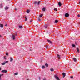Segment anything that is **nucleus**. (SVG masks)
<instances>
[{
  "mask_svg": "<svg viewBox=\"0 0 80 80\" xmlns=\"http://www.w3.org/2000/svg\"><path fill=\"white\" fill-rule=\"evenodd\" d=\"M62 75H63L62 77L63 78H64V77H65V76H66V73L65 72H63L62 73Z\"/></svg>",
  "mask_w": 80,
  "mask_h": 80,
  "instance_id": "obj_1",
  "label": "nucleus"
},
{
  "mask_svg": "<svg viewBox=\"0 0 80 80\" xmlns=\"http://www.w3.org/2000/svg\"><path fill=\"white\" fill-rule=\"evenodd\" d=\"M2 72H3V73H7V71L6 70H4L1 71Z\"/></svg>",
  "mask_w": 80,
  "mask_h": 80,
  "instance_id": "obj_2",
  "label": "nucleus"
},
{
  "mask_svg": "<svg viewBox=\"0 0 80 80\" xmlns=\"http://www.w3.org/2000/svg\"><path fill=\"white\" fill-rule=\"evenodd\" d=\"M65 17H69V14L68 13H66L65 14Z\"/></svg>",
  "mask_w": 80,
  "mask_h": 80,
  "instance_id": "obj_3",
  "label": "nucleus"
},
{
  "mask_svg": "<svg viewBox=\"0 0 80 80\" xmlns=\"http://www.w3.org/2000/svg\"><path fill=\"white\" fill-rule=\"evenodd\" d=\"M55 78H56V79L57 80H60V79H59V78H58V77H57V76L55 75L54 76Z\"/></svg>",
  "mask_w": 80,
  "mask_h": 80,
  "instance_id": "obj_4",
  "label": "nucleus"
},
{
  "mask_svg": "<svg viewBox=\"0 0 80 80\" xmlns=\"http://www.w3.org/2000/svg\"><path fill=\"white\" fill-rule=\"evenodd\" d=\"M12 38L13 39V40H15V35H12Z\"/></svg>",
  "mask_w": 80,
  "mask_h": 80,
  "instance_id": "obj_5",
  "label": "nucleus"
},
{
  "mask_svg": "<svg viewBox=\"0 0 80 80\" xmlns=\"http://www.w3.org/2000/svg\"><path fill=\"white\" fill-rule=\"evenodd\" d=\"M48 25L47 24H46L44 26V27L45 28H48Z\"/></svg>",
  "mask_w": 80,
  "mask_h": 80,
  "instance_id": "obj_6",
  "label": "nucleus"
},
{
  "mask_svg": "<svg viewBox=\"0 0 80 80\" xmlns=\"http://www.w3.org/2000/svg\"><path fill=\"white\" fill-rule=\"evenodd\" d=\"M58 5L59 6V7H61V6H62V4L61 3V2H59Z\"/></svg>",
  "mask_w": 80,
  "mask_h": 80,
  "instance_id": "obj_7",
  "label": "nucleus"
},
{
  "mask_svg": "<svg viewBox=\"0 0 80 80\" xmlns=\"http://www.w3.org/2000/svg\"><path fill=\"white\" fill-rule=\"evenodd\" d=\"M0 27L1 28H3V24H0Z\"/></svg>",
  "mask_w": 80,
  "mask_h": 80,
  "instance_id": "obj_8",
  "label": "nucleus"
},
{
  "mask_svg": "<svg viewBox=\"0 0 80 80\" xmlns=\"http://www.w3.org/2000/svg\"><path fill=\"white\" fill-rule=\"evenodd\" d=\"M47 41L48 42L50 43H52V41H51L50 40H48Z\"/></svg>",
  "mask_w": 80,
  "mask_h": 80,
  "instance_id": "obj_9",
  "label": "nucleus"
},
{
  "mask_svg": "<svg viewBox=\"0 0 80 80\" xmlns=\"http://www.w3.org/2000/svg\"><path fill=\"white\" fill-rule=\"evenodd\" d=\"M3 74H0V80H2V78H1L2 76H3Z\"/></svg>",
  "mask_w": 80,
  "mask_h": 80,
  "instance_id": "obj_10",
  "label": "nucleus"
},
{
  "mask_svg": "<svg viewBox=\"0 0 80 80\" xmlns=\"http://www.w3.org/2000/svg\"><path fill=\"white\" fill-rule=\"evenodd\" d=\"M42 10L43 11V12H45V8H43L42 9Z\"/></svg>",
  "mask_w": 80,
  "mask_h": 80,
  "instance_id": "obj_11",
  "label": "nucleus"
},
{
  "mask_svg": "<svg viewBox=\"0 0 80 80\" xmlns=\"http://www.w3.org/2000/svg\"><path fill=\"white\" fill-rule=\"evenodd\" d=\"M27 13H30V10H27Z\"/></svg>",
  "mask_w": 80,
  "mask_h": 80,
  "instance_id": "obj_12",
  "label": "nucleus"
},
{
  "mask_svg": "<svg viewBox=\"0 0 80 80\" xmlns=\"http://www.w3.org/2000/svg\"><path fill=\"white\" fill-rule=\"evenodd\" d=\"M73 60L74 62H77V59L75 58H73Z\"/></svg>",
  "mask_w": 80,
  "mask_h": 80,
  "instance_id": "obj_13",
  "label": "nucleus"
},
{
  "mask_svg": "<svg viewBox=\"0 0 80 80\" xmlns=\"http://www.w3.org/2000/svg\"><path fill=\"white\" fill-rule=\"evenodd\" d=\"M58 20H56L55 21V22H54L55 23H58Z\"/></svg>",
  "mask_w": 80,
  "mask_h": 80,
  "instance_id": "obj_14",
  "label": "nucleus"
},
{
  "mask_svg": "<svg viewBox=\"0 0 80 80\" xmlns=\"http://www.w3.org/2000/svg\"><path fill=\"white\" fill-rule=\"evenodd\" d=\"M58 57L59 59H60V55H59L58 54Z\"/></svg>",
  "mask_w": 80,
  "mask_h": 80,
  "instance_id": "obj_15",
  "label": "nucleus"
},
{
  "mask_svg": "<svg viewBox=\"0 0 80 80\" xmlns=\"http://www.w3.org/2000/svg\"><path fill=\"white\" fill-rule=\"evenodd\" d=\"M10 62H13V58H10Z\"/></svg>",
  "mask_w": 80,
  "mask_h": 80,
  "instance_id": "obj_16",
  "label": "nucleus"
},
{
  "mask_svg": "<svg viewBox=\"0 0 80 80\" xmlns=\"http://www.w3.org/2000/svg\"><path fill=\"white\" fill-rule=\"evenodd\" d=\"M19 28L22 29L23 28V27H22V26H19Z\"/></svg>",
  "mask_w": 80,
  "mask_h": 80,
  "instance_id": "obj_17",
  "label": "nucleus"
},
{
  "mask_svg": "<svg viewBox=\"0 0 80 80\" xmlns=\"http://www.w3.org/2000/svg\"><path fill=\"white\" fill-rule=\"evenodd\" d=\"M77 50L78 52V53H79V52H80V51L79 50L78 48H77Z\"/></svg>",
  "mask_w": 80,
  "mask_h": 80,
  "instance_id": "obj_18",
  "label": "nucleus"
},
{
  "mask_svg": "<svg viewBox=\"0 0 80 80\" xmlns=\"http://www.w3.org/2000/svg\"><path fill=\"white\" fill-rule=\"evenodd\" d=\"M50 70L51 72H53L54 70H53V69L51 68L50 69Z\"/></svg>",
  "mask_w": 80,
  "mask_h": 80,
  "instance_id": "obj_19",
  "label": "nucleus"
},
{
  "mask_svg": "<svg viewBox=\"0 0 80 80\" xmlns=\"http://www.w3.org/2000/svg\"><path fill=\"white\" fill-rule=\"evenodd\" d=\"M45 66H46V67H48V64H47V63H46L45 64Z\"/></svg>",
  "mask_w": 80,
  "mask_h": 80,
  "instance_id": "obj_20",
  "label": "nucleus"
},
{
  "mask_svg": "<svg viewBox=\"0 0 80 80\" xmlns=\"http://www.w3.org/2000/svg\"><path fill=\"white\" fill-rule=\"evenodd\" d=\"M5 9V10H8V7H6Z\"/></svg>",
  "mask_w": 80,
  "mask_h": 80,
  "instance_id": "obj_21",
  "label": "nucleus"
},
{
  "mask_svg": "<svg viewBox=\"0 0 80 80\" xmlns=\"http://www.w3.org/2000/svg\"><path fill=\"white\" fill-rule=\"evenodd\" d=\"M72 47H75V45L74 44H72Z\"/></svg>",
  "mask_w": 80,
  "mask_h": 80,
  "instance_id": "obj_22",
  "label": "nucleus"
},
{
  "mask_svg": "<svg viewBox=\"0 0 80 80\" xmlns=\"http://www.w3.org/2000/svg\"><path fill=\"white\" fill-rule=\"evenodd\" d=\"M18 72H16L14 73V75H18Z\"/></svg>",
  "mask_w": 80,
  "mask_h": 80,
  "instance_id": "obj_23",
  "label": "nucleus"
},
{
  "mask_svg": "<svg viewBox=\"0 0 80 80\" xmlns=\"http://www.w3.org/2000/svg\"><path fill=\"white\" fill-rule=\"evenodd\" d=\"M40 3H41V2H40V1H39V2H38V5H40Z\"/></svg>",
  "mask_w": 80,
  "mask_h": 80,
  "instance_id": "obj_24",
  "label": "nucleus"
},
{
  "mask_svg": "<svg viewBox=\"0 0 80 80\" xmlns=\"http://www.w3.org/2000/svg\"><path fill=\"white\" fill-rule=\"evenodd\" d=\"M43 16V14H41V15H39V17H42Z\"/></svg>",
  "mask_w": 80,
  "mask_h": 80,
  "instance_id": "obj_25",
  "label": "nucleus"
},
{
  "mask_svg": "<svg viewBox=\"0 0 80 80\" xmlns=\"http://www.w3.org/2000/svg\"><path fill=\"white\" fill-rule=\"evenodd\" d=\"M37 20H38V21H41L40 19V18H38Z\"/></svg>",
  "mask_w": 80,
  "mask_h": 80,
  "instance_id": "obj_26",
  "label": "nucleus"
},
{
  "mask_svg": "<svg viewBox=\"0 0 80 80\" xmlns=\"http://www.w3.org/2000/svg\"><path fill=\"white\" fill-rule=\"evenodd\" d=\"M42 68H45V66H42Z\"/></svg>",
  "mask_w": 80,
  "mask_h": 80,
  "instance_id": "obj_27",
  "label": "nucleus"
},
{
  "mask_svg": "<svg viewBox=\"0 0 80 80\" xmlns=\"http://www.w3.org/2000/svg\"><path fill=\"white\" fill-rule=\"evenodd\" d=\"M2 65H5V62H4L2 63Z\"/></svg>",
  "mask_w": 80,
  "mask_h": 80,
  "instance_id": "obj_28",
  "label": "nucleus"
},
{
  "mask_svg": "<svg viewBox=\"0 0 80 80\" xmlns=\"http://www.w3.org/2000/svg\"><path fill=\"white\" fill-rule=\"evenodd\" d=\"M54 10H55V11H57V9L55 8L54 9Z\"/></svg>",
  "mask_w": 80,
  "mask_h": 80,
  "instance_id": "obj_29",
  "label": "nucleus"
},
{
  "mask_svg": "<svg viewBox=\"0 0 80 80\" xmlns=\"http://www.w3.org/2000/svg\"><path fill=\"white\" fill-rule=\"evenodd\" d=\"M75 45H78V42H75Z\"/></svg>",
  "mask_w": 80,
  "mask_h": 80,
  "instance_id": "obj_30",
  "label": "nucleus"
},
{
  "mask_svg": "<svg viewBox=\"0 0 80 80\" xmlns=\"http://www.w3.org/2000/svg\"><path fill=\"white\" fill-rule=\"evenodd\" d=\"M6 55H7V56H8V52H7L6 53Z\"/></svg>",
  "mask_w": 80,
  "mask_h": 80,
  "instance_id": "obj_31",
  "label": "nucleus"
},
{
  "mask_svg": "<svg viewBox=\"0 0 80 80\" xmlns=\"http://www.w3.org/2000/svg\"><path fill=\"white\" fill-rule=\"evenodd\" d=\"M78 17H80V15H79V14L78 15Z\"/></svg>",
  "mask_w": 80,
  "mask_h": 80,
  "instance_id": "obj_32",
  "label": "nucleus"
},
{
  "mask_svg": "<svg viewBox=\"0 0 80 80\" xmlns=\"http://www.w3.org/2000/svg\"><path fill=\"white\" fill-rule=\"evenodd\" d=\"M8 61H6L5 62V63H8Z\"/></svg>",
  "mask_w": 80,
  "mask_h": 80,
  "instance_id": "obj_33",
  "label": "nucleus"
},
{
  "mask_svg": "<svg viewBox=\"0 0 80 80\" xmlns=\"http://www.w3.org/2000/svg\"><path fill=\"white\" fill-rule=\"evenodd\" d=\"M4 59H5V60H6V59H7V58H6V57H4Z\"/></svg>",
  "mask_w": 80,
  "mask_h": 80,
  "instance_id": "obj_34",
  "label": "nucleus"
},
{
  "mask_svg": "<svg viewBox=\"0 0 80 80\" xmlns=\"http://www.w3.org/2000/svg\"><path fill=\"white\" fill-rule=\"evenodd\" d=\"M15 35V36H17V33H16V34H15V35Z\"/></svg>",
  "mask_w": 80,
  "mask_h": 80,
  "instance_id": "obj_35",
  "label": "nucleus"
},
{
  "mask_svg": "<svg viewBox=\"0 0 80 80\" xmlns=\"http://www.w3.org/2000/svg\"><path fill=\"white\" fill-rule=\"evenodd\" d=\"M46 48H48V46H46Z\"/></svg>",
  "mask_w": 80,
  "mask_h": 80,
  "instance_id": "obj_36",
  "label": "nucleus"
},
{
  "mask_svg": "<svg viewBox=\"0 0 80 80\" xmlns=\"http://www.w3.org/2000/svg\"><path fill=\"white\" fill-rule=\"evenodd\" d=\"M27 18H26V19H25V21H27Z\"/></svg>",
  "mask_w": 80,
  "mask_h": 80,
  "instance_id": "obj_37",
  "label": "nucleus"
},
{
  "mask_svg": "<svg viewBox=\"0 0 80 80\" xmlns=\"http://www.w3.org/2000/svg\"><path fill=\"white\" fill-rule=\"evenodd\" d=\"M34 3L35 4H36L37 3V2H35Z\"/></svg>",
  "mask_w": 80,
  "mask_h": 80,
  "instance_id": "obj_38",
  "label": "nucleus"
},
{
  "mask_svg": "<svg viewBox=\"0 0 80 80\" xmlns=\"http://www.w3.org/2000/svg\"><path fill=\"white\" fill-rule=\"evenodd\" d=\"M32 22V20H31L30 21V22L31 23V22Z\"/></svg>",
  "mask_w": 80,
  "mask_h": 80,
  "instance_id": "obj_39",
  "label": "nucleus"
},
{
  "mask_svg": "<svg viewBox=\"0 0 80 80\" xmlns=\"http://www.w3.org/2000/svg\"><path fill=\"white\" fill-rule=\"evenodd\" d=\"M47 80V79H46V78H45L44 79H43V80Z\"/></svg>",
  "mask_w": 80,
  "mask_h": 80,
  "instance_id": "obj_40",
  "label": "nucleus"
},
{
  "mask_svg": "<svg viewBox=\"0 0 80 80\" xmlns=\"http://www.w3.org/2000/svg\"><path fill=\"white\" fill-rule=\"evenodd\" d=\"M71 78H73V77L72 76L71 77Z\"/></svg>",
  "mask_w": 80,
  "mask_h": 80,
  "instance_id": "obj_41",
  "label": "nucleus"
},
{
  "mask_svg": "<svg viewBox=\"0 0 80 80\" xmlns=\"http://www.w3.org/2000/svg\"><path fill=\"white\" fill-rule=\"evenodd\" d=\"M7 24H5V26H7Z\"/></svg>",
  "mask_w": 80,
  "mask_h": 80,
  "instance_id": "obj_42",
  "label": "nucleus"
},
{
  "mask_svg": "<svg viewBox=\"0 0 80 80\" xmlns=\"http://www.w3.org/2000/svg\"><path fill=\"white\" fill-rule=\"evenodd\" d=\"M0 38L2 37V36L1 35H0Z\"/></svg>",
  "mask_w": 80,
  "mask_h": 80,
  "instance_id": "obj_43",
  "label": "nucleus"
},
{
  "mask_svg": "<svg viewBox=\"0 0 80 80\" xmlns=\"http://www.w3.org/2000/svg\"><path fill=\"white\" fill-rule=\"evenodd\" d=\"M0 70H1V68H0Z\"/></svg>",
  "mask_w": 80,
  "mask_h": 80,
  "instance_id": "obj_44",
  "label": "nucleus"
},
{
  "mask_svg": "<svg viewBox=\"0 0 80 80\" xmlns=\"http://www.w3.org/2000/svg\"><path fill=\"white\" fill-rule=\"evenodd\" d=\"M16 10H17V9H15Z\"/></svg>",
  "mask_w": 80,
  "mask_h": 80,
  "instance_id": "obj_45",
  "label": "nucleus"
},
{
  "mask_svg": "<svg viewBox=\"0 0 80 80\" xmlns=\"http://www.w3.org/2000/svg\"><path fill=\"white\" fill-rule=\"evenodd\" d=\"M1 5H2V4H1Z\"/></svg>",
  "mask_w": 80,
  "mask_h": 80,
  "instance_id": "obj_46",
  "label": "nucleus"
}]
</instances>
